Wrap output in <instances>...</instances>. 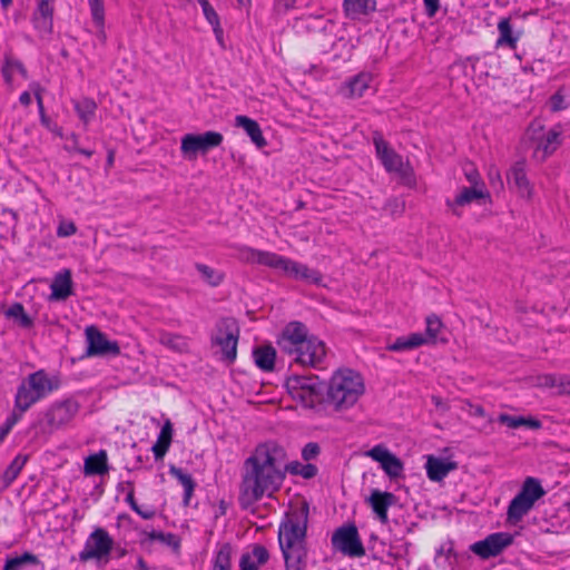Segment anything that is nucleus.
<instances>
[{
  "label": "nucleus",
  "mask_w": 570,
  "mask_h": 570,
  "mask_svg": "<svg viewBox=\"0 0 570 570\" xmlns=\"http://www.w3.org/2000/svg\"><path fill=\"white\" fill-rule=\"evenodd\" d=\"M287 471L308 480L318 470L312 463H287L285 449L276 442L258 444L243 463L238 497L242 509H249L264 495L271 498L282 488Z\"/></svg>",
  "instance_id": "f257e3e1"
},
{
  "label": "nucleus",
  "mask_w": 570,
  "mask_h": 570,
  "mask_svg": "<svg viewBox=\"0 0 570 570\" xmlns=\"http://www.w3.org/2000/svg\"><path fill=\"white\" fill-rule=\"evenodd\" d=\"M308 514V504L303 502L287 513L279 524L278 543L284 558L285 570H305L307 568Z\"/></svg>",
  "instance_id": "f03ea898"
},
{
  "label": "nucleus",
  "mask_w": 570,
  "mask_h": 570,
  "mask_svg": "<svg viewBox=\"0 0 570 570\" xmlns=\"http://www.w3.org/2000/svg\"><path fill=\"white\" fill-rule=\"evenodd\" d=\"M364 393L361 375L350 368L336 371L325 383V404L335 411L353 406Z\"/></svg>",
  "instance_id": "7ed1b4c3"
},
{
  "label": "nucleus",
  "mask_w": 570,
  "mask_h": 570,
  "mask_svg": "<svg viewBox=\"0 0 570 570\" xmlns=\"http://www.w3.org/2000/svg\"><path fill=\"white\" fill-rule=\"evenodd\" d=\"M59 385V379L49 376L43 370L29 374L17 389L14 409L21 413L27 412L33 404L58 390Z\"/></svg>",
  "instance_id": "20e7f679"
},
{
  "label": "nucleus",
  "mask_w": 570,
  "mask_h": 570,
  "mask_svg": "<svg viewBox=\"0 0 570 570\" xmlns=\"http://www.w3.org/2000/svg\"><path fill=\"white\" fill-rule=\"evenodd\" d=\"M285 387L304 407L314 409L325 404V383L318 376L293 374L286 379Z\"/></svg>",
  "instance_id": "39448f33"
},
{
  "label": "nucleus",
  "mask_w": 570,
  "mask_h": 570,
  "mask_svg": "<svg viewBox=\"0 0 570 570\" xmlns=\"http://www.w3.org/2000/svg\"><path fill=\"white\" fill-rule=\"evenodd\" d=\"M80 404L77 400L68 397L53 402L35 423V428L41 433L52 432L67 426L79 412Z\"/></svg>",
  "instance_id": "423d86ee"
},
{
  "label": "nucleus",
  "mask_w": 570,
  "mask_h": 570,
  "mask_svg": "<svg viewBox=\"0 0 570 570\" xmlns=\"http://www.w3.org/2000/svg\"><path fill=\"white\" fill-rule=\"evenodd\" d=\"M373 144L377 158L381 160L384 169L387 173H395L400 176L402 183L406 186L415 184L413 168L409 163H404L401 155L392 149L382 135L377 131L373 135Z\"/></svg>",
  "instance_id": "0eeeda50"
},
{
  "label": "nucleus",
  "mask_w": 570,
  "mask_h": 570,
  "mask_svg": "<svg viewBox=\"0 0 570 570\" xmlns=\"http://www.w3.org/2000/svg\"><path fill=\"white\" fill-rule=\"evenodd\" d=\"M114 539L104 528H96L87 538L83 549L79 552L81 562L95 561L98 567H105L111 559Z\"/></svg>",
  "instance_id": "6e6552de"
},
{
  "label": "nucleus",
  "mask_w": 570,
  "mask_h": 570,
  "mask_svg": "<svg viewBox=\"0 0 570 570\" xmlns=\"http://www.w3.org/2000/svg\"><path fill=\"white\" fill-rule=\"evenodd\" d=\"M546 494L540 481L528 476L519 493L511 500L508 507V521L517 523L533 508L535 501Z\"/></svg>",
  "instance_id": "1a4fd4ad"
},
{
  "label": "nucleus",
  "mask_w": 570,
  "mask_h": 570,
  "mask_svg": "<svg viewBox=\"0 0 570 570\" xmlns=\"http://www.w3.org/2000/svg\"><path fill=\"white\" fill-rule=\"evenodd\" d=\"M239 328L232 320H223L217 324L212 344L220 348L222 360L232 364L237 357Z\"/></svg>",
  "instance_id": "9d476101"
},
{
  "label": "nucleus",
  "mask_w": 570,
  "mask_h": 570,
  "mask_svg": "<svg viewBox=\"0 0 570 570\" xmlns=\"http://www.w3.org/2000/svg\"><path fill=\"white\" fill-rule=\"evenodd\" d=\"M331 543L334 550L350 558H362L366 553L354 523L337 528L332 534Z\"/></svg>",
  "instance_id": "9b49d317"
},
{
  "label": "nucleus",
  "mask_w": 570,
  "mask_h": 570,
  "mask_svg": "<svg viewBox=\"0 0 570 570\" xmlns=\"http://www.w3.org/2000/svg\"><path fill=\"white\" fill-rule=\"evenodd\" d=\"M224 137L218 131H206L204 134H187L181 138V153L189 158L197 154H206L210 149L218 147Z\"/></svg>",
  "instance_id": "f8f14e48"
},
{
  "label": "nucleus",
  "mask_w": 570,
  "mask_h": 570,
  "mask_svg": "<svg viewBox=\"0 0 570 570\" xmlns=\"http://www.w3.org/2000/svg\"><path fill=\"white\" fill-rule=\"evenodd\" d=\"M294 361L303 366L320 368L326 357V346L323 341L312 335L297 348L293 350Z\"/></svg>",
  "instance_id": "ddd939ff"
},
{
  "label": "nucleus",
  "mask_w": 570,
  "mask_h": 570,
  "mask_svg": "<svg viewBox=\"0 0 570 570\" xmlns=\"http://www.w3.org/2000/svg\"><path fill=\"white\" fill-rule=\"evenodd\" d=\"M85 334L86 356H118L120 354L119 344L116 341H109L95 325L87 326Z\"/></svg>",
  "instance_id": "4468645a"
},
{
  "label": "nucleus",
  "mask_w": 570,
  "mask_h": 570,
  "mask_svg": "<svg viewBox=\"0 0 570 570\" xmlns=\"http://www.w3.org/2000/svg\"><path fill=\"white\" fill-rule=\"evenodd\" d=\"M512 540L513 538L510 533L495 532L471 544L470 550L481 559H489L499 556L512 543Z\"/></svg>",
  "instance_id": "2eb2a0df"
},
{
  "label": "nucleus",
  "mask_w": 570,
  "mask_h": 570,
  "mask_svg": "<svg viewBox=\"0 0 570 570\" xmlns=\"http://www.w3.org/2000/svg\"><path fill=\"white\" fill-rule=\"evenodd\" d=\"M311 336L305 324L297 321L289 322L282 331L277 345L283 352L293 355V350Z\"/></svg>",
  "instance_id": "dca6fc26"
},
{
  "label": "nucleus",
  "mask_w": 570,
  "mask_h": 570,
  "mask_svg": "<svg viewBox=\"0 0 570 570\" xmlns=\"http://www.w3.org/2000/svg\"><path fill=\"white\" fill-rule=\"evenodd\" d=\"M246 261L249 263H256L274 269L282 271L284 274L287 269V263L289 258L281 256L276 253L259 250L254 248H246Z\"/></svg>",
  "instance_id": "f3484780"
},
{
  "label": "nucleus",
  "mask_w": 570,
  "mask_h": 570,
  "mask_svg": "<svg viewBox=\"0 0 570 570\" xmlns=\"http://www.w3.org/2000/svg\"><path fill=\"white\" fill-rule=\"evenodd\" d=\"M366 502L370 504L377 519L385 524L389 521L387 510L396 503V497L392 492H383L375 489L371 492Z\"/></svg>",
  "instance_id": "a211bd4d"
},
{
  "label": "nucleus",
  "mask_w": 570,
  "mask_h": 570,
  "mask_svg": "<svg viewBox=\"0 0 570 570\" xmlns=\"http://www.w3.org/2000/svg\"><path fill=\"white\" fill-rule=\"evenodd\" d=\"M53 0H38V7L33 13L35 28L42 35H50L53 27Z\"/></svg>",
  "instance_id": "6ab92c4d"
},
{
  "label": "nucleus",
  "mask_w": 570,
  "mask_h": 570,
  "mask_svg": "<svg viewBox=\"0 0 570 570\" xmlns=\"http://www.w3.org/2000/svg\"><path fill=\"white\" fill-rule=\"evenodd\" d=\"M426 474L431 481H442L451 471L458 469V463L448 459L435 458L433 455L428 458L425 463Z\"/></svg>",
  "instance_id": "aec40b11"
},
{
  "label": "nucleus",
  "mask_w": 570,
  "mask_h": 570,
  "mask_svg": "<svg viewBox=\"0 0 570 570\" xmlns=\"http://www.w3.org/2000/svg\"><path fill=\"white\" fill-rule=\"evenodd\" d=\"M51 294L49 296V301H66L69 296L73 294L72 291V278L69 269H63L61 273H58L51 285Z\"/></svg>",
  "instance_id": "412c9836"
},
{
  "label": "nucleus",
  "mask_w": 570,
  "mask_h": 570,
  "mask_svg": "<svg viewBox=\"0 0 570 570\" xmlns=\"http://www.w3.org/2000/svg\"><path fill=\"white\" fill-rule=\"evenodd\" d=\"M372 80L371 73L360 72L342 86L341 92L346 98H361L370 89Z\"/></svg>",
  "instance_id": "4be33fe9"
},
{
  "label": "nucleus",
  "mask_w": 570,
  "mask_h": 570,
  "mask_svg": "<svg viewBox=\"0 0 570 570\" xmlns=\"http://www.w3.org/2000/svg\"><path fill=\"white\" fill-rule=\"evenodd\" d=\"M489 193L484 191L482 188H478L475 186L463 187L461 191L456 195L453 202L448 200L446 204L452 208L454 215L460 216V213L455 207L465 206L471 204L472 202H478L481 204V200L489 198Z\"/></svg>",
  "instance_id": "5701e85b"
},
{
  "label": "nucleus",
  "mask_w": 570,
  "mask_h": 570,
  "mask_svg": "<svg viewBox=\"0 0 570 570\" xmlns=\"http://www.w3.org/2000/svg\"><path fill=\"white\" fill-rule=\"evenodd\" d=\"M287 264L285 273L286 276L296 281H304L309 284H320L322 282V274L318 271L312 269L307 265L295 262L291 258Z\"/></svg>",
  "instance_id": "b1692460"
},
{
  "label": "nucleus",
  "mask_w": 570,
  "mask_h": 570,
  "mask_svg": "<svg viewBox=\"0 0 570 570\" xmlns=\"http://www.w3.org/2000/svg\"><path fill=\"white\" fill-rule=\"evenodd\" d=\"M287 264L285 273L286 276L296 281H304L309 284H320L322 282V274L318 271L312 269L307 265L295 262L291 258Z\"/></svg>",
  "instance_id": "393cba45"
},
{
  "label": "nucleus",
  "mask_w": 570,
  "mask_h": 570,
  "mask_svg": "<svg viewBox=\"0 0 570 570\" xmlns=\"http://www.w3.org/2000/svg\"><path fill=\"white\" fill-rule=\"evenodd\" d=\"M269 559L268 550L262 544H254L252 551L244 552L239 560L240 570H258Z\"/></svg>",
  "instance_id": "a878e982"
},
{
  "label": "nucleus",
  "mask_w": 570,
  "mask_h": 570,
  "mask_svg": "<svg viewBox=\"0 0 570 570\" xmlns=\"http://www.w3.org/2000/svg\"><path fill=\"white\" fill-rule=\"evenodd\" d=\"M376 10V0H344L343 11L351 20H360Z\"/></svg>",
  "instance_id": "bb28decb"
},
{
  "label": "nucleus",
  "mask_w": 570,
  "mask_h": 570,
  "mask_svg": "<svg viewBox=\"0 0 570 570\" xmlns=\"http://www.w3.org/2000/svg\"><path fill=\"white\" fill-rule=\"evenodd\" d=\"M532 140H537L535 155L542 151L541 158L544 159L547 156L556 151L561 145V130L558 128L550 129L542 137L531 136Z\"/></svg>",
  "instance_id": "cd10ccee"
},
{
  "label": "nucleus",
  "mask_w": 570,
  "mask_h": 570,
  "mask_svg": "<svg viewBox=\"0 0 570 570\" xmlns=\"http://www.w3.org/2000/svg\"><path fill=\"white\" fill-rule=\"evenodd\" d=\"M235 125L243 128L249 136L250 140L258 147L263 148L267 145L266 139L263 136L262 129L258 122L247 116L238 115L235 118Z\"/></svg>",
  "instance_id": "c85d7f7f"
},
{
  "label": "nucleus",
  "mask_w": 570,
  "mask_h": 570,
  "mask_svg": "<svg viewBox=\"0 0 570 570\" xmlns=\"http://www.w3.org/2000/svg\"><path fill=\"white\" fill-rule=\"evenodd\" d=\"M108 471V455L105 450H100L85 460L83 472L86 475H104Z\"/></svg>",
  "instance_id": "c756f323"
},
{
  "label": "nucleus",
  "mask_w": 570,
  "mask_h": 570,
  "mask_svg": "<svg viewBox=\"0 0 570 570\" xmlns=\"http://www.w3.org/2000/svg\"><path fill=\"white\" fill-rule=\"evenodd\" d=\"M253 356L255 364L264 372H272L275 367L276 351L271 345L254 348Z\"/></svg>",
  "instance_id": "7c9ffc66"
},
{
  "label": "nucleus",
  "mask_w": 570,
  "mask_h": 570,
  "mask_svg": "<svg viewBox=\"0 0 570 570\" xmlns=\"http://www.w3.org/2000/svg\"><path fill=\"white\" fill-rule=\"evenodd\" d=\"M28 461L27 455L18 454L11 463L7 466L0 476V491L8 489L11 483L17 479L24 464Z\"/></svg>",
  "instance_id": "2f4dec72"
},
{
  "label": "nucleus",
  "mask_w": 570,
  "mask_h": 570,
  "mask_svg": "<svg viewBox=\"0 0 570 570\" xmlns=\"http://www.w3.org/2000/svg\"><path fill=\"white\" fill-rule=\"evenodd\" d=\"M498 422L510 429L527 428L530 430H539L542 426L541 421L535 417L513 416L507 413H501L498 416Z\"/></svg>",
  "instance_id": "473e14b6"
},
{
  "label": "nucleus",
  "mask_w": 570,
  "mask_h": 570,
  "mask_svg": "<svg viewBox=\"0 0 570 570\" xmlns=\"http://www.w3.org/2000/svg\"><path fill=\"white\" fill-rule=\"evenodd\" d=\"M158 341L161 345L174 352L186 353L189 350L188 338L180 334L161 331Z\"/></svg>",
  "instance_id": "72a5a7b5"
},
{
  "label": "nucleus",
  "mask_w": 570,
  "mask_h": 570,
  "mask_svg": "<svg viewBox=\"0 0 570 570\" xmlns=\"http://www.w3.org/2000/svg\"><path fill=\"white\" fill-rule=\"evenodd\" d=\"M173 440V425L170 421H166L158 435L157 442L153 445L155 459L160 460L165 456Z\"/></svg>",
  "instance_id": "f704fd0d"
},
{
  "label": "nucleus",
  "mask_w": 570,
  "mask_h": 570,
  "mask_svg": "<svg viewBox=\"0 0 570 570\" xmlns=\"http://www.w3.org/2000/svg\"><path fill=\"white\" fill-rule=\"evenodd\" d=\"M499 38L497 39L495 46L499 47H509L510 49H515L518 40L520 38L519 35H514L512 31V27L509 18H502L498 23Z\"/></svg>",
  "instance_id": "c9c22d12"
},
{
  "label": "nucleus",
  "mask_w": 570,
  "mask_h": 570,
  "mask_svg": "<svg viewBox=\"0 0 570 570\" xmlns=\"http://www.w3.org/2000/svg\"><path fill=\"white\" fill-rule=\"evenodd\" d=\"M426 342L428 340L423 334L412 333L409 336L397 337L387 346V350L393 352L410 351L425 344Z\"/></svg>",
  "instance_id": "e433bc0d"
},
{
  "label": "nucleus",
  "mask_w": 570,
  "mask_h": 570,
  "mask_svg": "<svg viewBox=\"0 0 570 570\" xmlns=\"http://www.w3.org/2000/svg\"><path fill=\"white\" fill-rule=\"evenodd\" d=\"M169 473L184 487V504L189 505L190 498L195 491L196 482L190 474L175 465L169 466Z\"/></svg>",
  "instance_id": "4c0bfd02"
},
{
  "label": "nucleus",
  "mask_w": 570,
  "mask_h": 570,
  "mask_svg": "<svg viewBox=\"0 0 570 570\" xmlns=\"http://www.w3.org/2000/svg\"><path fill=\"white\" fill-rule=\"evenodd\" d=\"M509 183L513 184L518 190L524 195H530V184L527 178L525 168L523 163H517L508 174Z\"/></svg>",
  "instance_id": "58836bf2"
},
{
  "label": "nucleus",
  "mask_w": 570,
  "mask_h": 570,
  "mask_svg": "<svg viewBox=\"0 0 570 570\" xmlns=\"http://www.w3.org/2000/svg\"><path fill=\"white\" fill-rule=\"evenodd\" d=\"M8 318L14 320L21 327L29 328L33 325L32 318L24 312L21 303H13L6 312Z\"/></svg>",
  "instance_id": "ea45409f"
},
{
  "label": "nucleus",
  "mask_w": 570,
  "mask_h": 570,
  "mask_svg": "<svg viewBox=\"0 0 570 570\" xmlns=\"http://www.w3.org/2000/svg\"><path fill=\"white\" fill-rule=\"evenodd\" d=\"M75 109L78 117L82 120L85 126H87L95 117L97 105L94 99L83 98L75 102Z\"/></svg>",
  "instance_id": "a19ab883"
},
{
  "label": "nucleus",
  "mask_w": 570,
  "mask_h": 570,
  "mask_svg": "<svg viewBox=\"0 0 570 570\" xmlns=\"http://www.w3.org/2000/svg\"><path fill=\"white\" fill-rule=\"evenodd\" d=\"M148 539L150 541H159L168 547H170L174 551L178 552L180 548V539L178 535L174 533H165L161 531L153 530L150 532H146Z\"/></svg>",
  "instance_id": "79ce46f5"
},
{
  "label": "nucleus",
  "mask_w": 570,
  "mask_h": 570,
  "mask_svg": "<svg viewBox=\"0 0 570 570\" xmlns=\"http://www.w3.org/2000/svg\"><path fill=\"white\" fill-rule=\"evenodd\" d=\"M26 563L38 564L40 561L36 554L24 552L19 557L8 558L2 570H20Z\"/></svg>",
  "instance_id": "37998d69"
},
{
  "label": "nucleus",
  "mask_w": 570,
  "mask_h": 570,
  "mask_svg": "<svg viewBox=\"0 0 570 570\" xmlns=\"http://www.w3.org/2000/svg\"><path fill=\"white\" fill-rule=\"evenodd\" d=\"M195 267L200 274L202 278L210 286H218L224 279L223 273L212 268L208 265L197 263Z\"/></svg>",
  "instance_id": "c03bdc74"
},
{
  "label": "nucleus",
  "mask_w": 570,
  "mask_h": 570,
  "mask_svg": "<svg viewBox=\"0 0 570 570\" xmlns=\"http://www.w3.org/2000/svg\"><path fill=\"white\" fill-rule=\"evenodd\" d=\"M232 546L224 543L216 553L214 570H230Z\"/></svg>",
  "instance_id": "a18cd8bd"
},
{
  "label": "nucleus",
  "mask_w": 570,
  "mask_h": 570,
  "mask_svg": "<svg viewBox=\"0 0 570 570\" xmlns=\"http://www.w3.org/2000/svg\"><path fill=\"white\" fill-rule=\"evenodd\" d=\"M381 466L390 478H397L403 472V463L394 454H391L390 458L381 464Z\"/></svg>",
  "instance_id": "49530a36"
},
{
  "label": "nucleus",
  "mask_w": 570,
  "mask_h": 570,
  "mask_svg": "<svg viewBox=\"0 0 570 570\" xmlns=\"http://www.w3.org/2000/svg\"><path fill=\"white\" fill-rule=\"evenodd\" d=\"M569 106L566 102L563 88H560L556 94H553L550 98V109L554 112L567 109Z\"/></svg>",
  "instance_id": "de8ad7c7"
},
{
  "label": "nucleus",
  "mask_w": 570,
  "mask_h": 570,
  "mask_svg": "<svg viewBox=\"0 0 570 570\" xmlns=\"http://www.w3.org/2000/svg\"><path fill=\"white\" fill-rule=\"evenodd\" d=\"M197 2L200 4L203 13L210 26L218 24L219 17L208 0H197Z\"/></svg>",
  "instance_id": "09e8293b"
},
{
  "label": "nucleus",
  "mask_w": 570,
  "mask_h": 570,
  "mask_svg": "<svg viewBox=\"0 0 570 570\" xmlns=\"http://www.w3.org/2000/svg\"><path fill=\"white\" fill-rule=\"evenodd\" d=\"M391 454L392 453L383 445H375L367 452V455L380 464L387 460Z\"/></svg>",
  "instance_id": "8fccbe9b"
},
{
  "label": "nucleus",
  "mask_w": 570,
  "mask_h": 570,
  "mask_svg": "<svg viewBox=\"0 0 570 570\" xmlns=\"http://www.w3.org/2000/svg\"><path fill=\"white\" fill-rule=\"evenodd\" d=\"M441 327L442 323L438 316L430 315L426 317V334L429 338L434 340Z\"/></svg>",
  "instance_id": "3c124183"
},
{
  "label": "nucleus",
  "mask_w": 570,
  "mask_h": 570,
  "mask_svg": "<svg viewBox=\"0 0 570 570\" xmlns=\"http://www.w3.org/2000/svg\"><path fill=\"white\" fill-rule=\"evenodd\" d=\"M20 413H11L4 421V423L0 426V435L6 439V436L10 433L12 428L18 423L21 417Z\"/></svg>",
  "instance_id": "603ef678"
},
{
  "label": "nucleus",
  "mask_w": 570,
  "mask_h": 570,
  "mask_svg": "<svg viewBox=\"0 0 570 570\" xmlns=\"http://www.w3.org/2000/svg\"><path fill=\"white\" fill-rule=\"evenodd\" d=\"M91 17L94 20H96L99 24H102V0H88Z\"/></svg>",
  "instance_id": "864d4df0"
},
{
  "label": "nucleus",
  "mask_w": 570,
  "mask_h": 570,
  "mask_svg": "<svg viewBox=\"0 0 570 570\" xmlns=\"http://www.w3.org/2000/svg\"><path fill=\"white\" fill-rule=\"evenodd\" d=\"M30 88L33 91L35 98L37 100L39 116L46 115V110H45V106H43V101H42V97H41V92L43 91V89L41 88V86L38 82H32L30 85Z\"/></svg>",
  "instance_id": "5fc2aeb1"
},
{
  "label": "nucleus",
  "mask_w": 570,
  "mask_h": 570,
  "mask_svg": "<svg viewBox=\"0 0 570 570\" xmlns=\"http://www.w3.org/2000/svg\"><path fill=\"white\" fill-rule=\"evenodd\" d=\"M320 453V446L317 443H307L302 450V456L305 461L315 459Z\"/></svg>",
  "instance_id": "6e6d98bb"
},
{
  "label": "nucleus",
  "mask_w": 570,
  "mask_h": 570,
  "mask_svg": "<svg viewBox=\"0 0 570 570\" xmlns=\"http://www.w3.org/2000/svg\"><path fill=\"white\" fill-rule=\"evenodd\" d=\"M77 232L76 225L72 222H62L57 229V235L60 237H68Z\"/></svg>",
  "instance_id": "4d7b16f0"
},
{
  "label": "nucleus",
  "mask_w": 570,
  "mask_h": 570,
  "mask_svg": "<svg viewBox=\"0 0 570 570\" xmlns=\"http://www.w3.org/2000/svg\"><path fill=\"white\" fill-rule=\"evenodd\" d=\"M6 56L9 60V63L13 68V71H18L22 76L23 79H28L29 75H28V71L24 68L23 63L20 60L13 58L11 55H6Z\"/></svg>",
  "instance_id": "13d9d810"
},
{
  "label": "nucleus",
  "mask_w": 570,
  "mask_h": 570,
  "mask_svg": "<svg viewBox=\"0 0 570 570\" xmlns=\"http://www.w3.org/2000/svg\"><path fill=\"white\" fill-rule=\"evenodd\" d=\"M1 71H2V76H3L6 83L11 86L12 81H13V68L9 63L7 56L4 57V62H3Z\"/></svg>",
  "instance_id": "bf43d9fd"
},
{
  "label": "nucleus",
  "mask_w": 570,
  "mask_h": 570,
  "mask_svg": "<svg viewBox=\"0 0 570 570\" xmlns=\"http://www.w3.org/2000/svg\"><path fill=\"white\" fill-rule=\"evenodd\" d=\"M425 13L429 18H433L440 9V0H423Z\"/></svg>",
  "instance_id": "052dcab7"
},
{
  "label": "nucleus",
  "mask_w": 570,
  "mask_h": 570,
  "mask_svg": "<svg viewBox=\"0 0 570 570\" xmlns=\"http://www.w3.org/2000/svg\"><path fill=\"white\" fill-rule=\"evenodd\" d=\"M559 394L570 395V376L560 375L558 381Z\"/></svg>",
  "instance_id": "680f3d73"
},
{
  "label": "nucleus",
  "mask_w": 570,
  "mask_h": 570,
  "mask_svg": "<svg viewBox=\"0 0 570 570\" xmlns=\"http://www.w3.org/2000/svg\"><path fill=\"white\" fill-rule=\"evenodd\" d=\"M296 0H276L275 8L279 12H287L295 8Z\"/></svg>",
  "instance_id": "e2e57ef3"
},
{
  "label": "nucleus",
  "mask_w": 570,
  "mask_h": 570,
  "mask_svg": "<svg viewBox=\"0 0 570 570\" xmlns=\"http://www.w3.org/2000/svg\"><path fill=\"white\" fill-rule=\"evenodd\" d=\"M126 484L129 488V491H128L127 497H126V502L134 510V509H136L138 507V503L135 500L134 483L131 481H127Z\"/></svg>",
  "instance_id": "0e129e2a"
},
{
  "label": "nucleus",
  "mask_w": 570,
  "mask_h": 570,
  "mask_svg": "<svg viewBox=\"0 0 570 570\" xmlns=\"http://www.w3.org/2000/svg\"><path fill=\"white\" fill-rule=\"evenodd\" d=\"M134 511L139 514L144 520H150L156 515V511L154 509H141L139 505L134 509Z\"/></svg>",
  "instance_id": "69168bd1"
},
{
  "label": "nucleus",
  "mask_w": 570,
  "mask_h": 570,
  "mask_svg": "<svg viewBox=\"0 0 570 570\" xmlns=\"http://www.w3.org/2000/svg\"><path fill=\"white\" fill-rule=\"evenodd\" d=\"M470 406V411H469V414L472 415V416H479V417H484L485 416V410L482 405H479V404H469Z\"/></svg>",
  "instance_id": "338daca9"
},
{
  "label": "nucleus",
  "mask_w": 570,
  "mask_h": 570,
  "mask_svg": "<svg viewBox=\"0 0 570 570\" xmlns=\"http://www.w3.org/2000/svg\"><path fill=\"white\" fill-rule=\"evenodd\" d=\"M559 380H560V375L557 376V375L549 374L543 377L542 384L544 386H549V387H558Z\"/></svg>",
  "instance_id": "774afa93"
}]
</instances>
